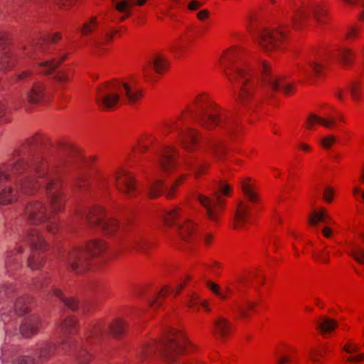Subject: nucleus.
<instances>
[{"mask_svg":"<svg viewBox=\"0 0 364 364\" xmlns=\"http://www.w3.org/2000/svg\"><path fill=\"white\" fill-rule=\"evenodd\" d=\"M38 143V138L28 140L15 158L0 167V204L14 202L18 193L31 194L40 189L47 196L52 212H48L42 201L35 200L26 206L25 217L33 225L43 223L54 234L58 225L52 213L63 210L65 200L56 165L34 153Z\"/></svg>","mask_w":364,"mask_h":364,"instance_id":"nucleus-1","label":"nucleus"},{"mask_svg":"<svg viewBox=\"0 0 364 364\" xmlns=\"http://www.w3.org/2000/svg\"><path fill=\"white\" fill-rule=\"evenodd\" d=\"M235 57V51H229L221 60L220 63L223 68V72L230 82L233 92L237 95L240 102L247 106L254 99L255 88L259 78L249 67L232 65V61Z\"/></svg>","mask_w":364,"mask_h":364,"instance_id":"nucleus-2","label":"nucleus"},{"mask_svg":"<svg viewBox=\"0 0 364 364\" xmlns=\"http://www.w3.org/2000/svg\"><path fill=\"white\" fill-rule=\"evenodd\" d=\"M141 96V90L134 89L128 82L114 81L98 88L96 101L102 108L111 109L120 103L134 104Z\"/></svg>","mask_w":364,"mask_h":364,"instance_id":"nucleus-3","label":"nucleus"},{"mask_svg":"<svg viewBox=\"0 0 364 364\" xmlns=\"http://www.w3.org/2000/svg\"><path fill=\"white\" fill-rule=\"evenodd\" d=\"M187 344L188 341L181 331L171 329L161 341H153L141 347L138 352V358L143 360L157 353L171 362L183 351Z\"/></svg>","mask_w":364,"mask_h":364,"instance_id":"nucleus-4","label":"nucleus"},{"mask_svg":"<svg viewBox=\"0 0 364 364\" xmlns=\"http://www.w3.org/2000/svg\"><path fill=\"white\" fill-rule=\"evenodd\" d=\"M188 112L191 117L196 119L205 129L225 126L230 134L232 132L233 122L226 115L221 114L205 95L197 97L195 107L189 109Z\"/></svg>","mask_w":364,"mask_h":364,"instance_id":"nucleus-5","label":"nucleus"},{"mask_svg":"<svg viewBox=\"0 0 364 364\" xmlns=\"http://www.w3.org/2000/svg\"><path fill=\"white\" fill-rule=\"evenodd\" d=\"M106 245L103 241L94 240L88 242L86 247H76L63 255V260L76 273H82L91 265V258L104 252Z\"/></svg>","mask_w":364,"mask_h":364,"instance_id":"nucleus-6","label":"nucleus"},{"mask_svg":"<svg viewBox=\"0 0 364 364\" xmlns=\"http://www.w3.org/2000/svg\"><path fill=\"white\" fill-rule=\"evenodd\" d=\"M0 299L8 305L2 309L1 313V320L4 323H9L16 315L27 314L31 308V299L29 296H17L11 284H3L0 287Z\"/></svg>","mask_w":364,"mask_h":364,"instance_id":"nucleus-7","label":"nucleus"},{"mask_svg":"<svg viewBox=\"0 0 364 364\" xmlns=\"http://www.w3.org/2000/svg\"><path fill=\"white\" fill-rule=\"evenodd\" d=\"M77 321L73 317H68L59 323V328L63 336L58 343L51 341L43 343L36 350V355L41 361L49 359L53 355H61L68 352L71 346V340L68 337L75 333Z\"/></svg>","mask_w":364,"mask_h":364,"instance_id":"nucleus-8","label":"nucleus"},{"mask_svg":"<svg viewBox=\"0 0 364 364\" xmlns=\"http://www.w3.org/2000/svg\"><path fill=\"white\" fill-rule=\"evenodd\" d=\"M326 18L325 10L316 2L304 4L301 9L296 8L290 16L291 22L295 28L306 26L311 18L318 23H323Z\"/></svg>","mask_w":364,"mask_h":364,"instance_id":"nucleus-9","label":"nucleus"},{"mask_svg":"<svg viewBox=\"0 0 364 364\" xmlns=\"http://www.w3.org/2000/svg\"><path fill=\"white\" fill-rule=\"evenodd\" d=\"M161 218L166 226H174L181 238L185 241L191 242L196 237L194 225L186 218H181L179 208L164 212Z\"/></svg>","mask_w":364,"mask_h":364,"instance_id":"nucleus-10","label":"nucleus"},{"mask_svg":"<svg viewBox=\"0 0 364 364\" xmlns=\"http://www.w3.org/2000/svg\"><path fill=\"white\" fill-rule=\"evenodd\" d=\"M230 186L224 181L220 182L218 189L214 193L213 198L203 195L198 196V200L205 208L208 218L213 221H217L218 214L222 210L225 200L222 196H228Z\"/></svg>","mask_w":364,"mask_h":364,"instance_id":"nucleus-11","label":"nucleus"},{"mask_svg":"<svg viewBox=\"0 0 364 364\" xmlns=\"http://www.w3.org/2000/svg\"><path fill=\"white\" fill-rule=\"evenodd\" d=\"M22 240L31 245V254L27 259V264L31 269H36L42 264L43 257L41 252L46 250V244L44 238L36 229L28 230Z\"/></svg>","mask_w":364,"mask_h":364,"instance_id":"nucleus-12","label":"nucleus"},{"mask_svg":"<svg viewBox=\"0 0 364 364\" xmlns=\"http://www.w3.org/2000/svg\"><path fill=\"white\" fill-rule=\"evenodd\" d=\"M85 218L90 227H97L106 234H112L118 227L117 223L105 215L104 210L100 207L85 213Z\"/></svg>","mask_w":364,"mask_h":364,"instance_id":"nucleus-13","label":"nucleus"},{"mask_svg":"<svg viewBox=\"0 0 364 364\" xmlns=\"http://www.w3.org/2000/svg\"><path fill=\"white\" fill-rule=\"evenodd\" d=\"M287 25L283 24L275 30L262 29L258 33V41L260 46L266 50H272L280 48L285 39Z\"/></svg>","mask_w":364,"mask_h":364,"instance_id":"nucleus-14","label":"nucleus"},{"mask_svg":"<svg viewBox=\"0 0 364 364\" xmlns=\"http://www.w3.org/2000/svg\"><path fill=\"white\" fill-rule=\"evenodd\" d=\"M46 96V86L39 81H33L27 85L24 90L20 95L19 102L23 105L26 103L36 105L40 103Z\"/></svg>","mask_w":364,"mask_h":364,"instance_id":"nucleus-15","label":"nucleus"},{"mask_svg":"<svg viewBox=\"0 0 364 364\" xmlns=\"http://www.w3.org/2000/svg\"><path fill=\"white\" fill-rule=\"evenodd\" d=\"M117 188L127 197L136 196L139 191L132 175L126 170H121L114 176Z\"/></svg>","mask_w":364,"mask_h":364,"instance_id":"nucleus-16","label":"nucleus"},{"mask_svg":"<svg viewBox=\"0 0 364 364\" xmlns=\"http://www.w3.org/2000/svg\"><path fill=\"white\" fill-rule=\"evenodd\" d=\"M262 82L272 90H282L285 94H289L292 90V85L287 83L283 79H279L269 73V68L267 63L261 66Z\"/></svg>","mask_w":364,"mask_h":364,"instance_id":"nucleus-17","label":"nucleus"},{"mask_svg":"<svg viewBox=\"0 0 364 364\" xmlns=\"http://www.w3.org/2000/svg\"><path fill=\"white\" fill-rule=\"evenodd\" d=\"M109 331L114 336H119L124 331V324L122 321H115L113 323L107 327L96 324L90 327L87 332L88 337H99Z\"/></svg>","mask_w":364,"mask_h":364,"instance_id":"nucleus-18","label":"nucleus"},{"mask_svg":"<svg viewBox=\"0 0 364 364\" xmlns=\"http://www.w3.org/2000/svg\"><path fill=\"white\" fill-rule=\"evenodd\" d=\"M327 56H318L315 58H310L307 60L306 65H299V70L305 76H311L314 74L318 75L324 68V62L328 61Z\"/></svg>","mask_w":364,"mask_h":364,"instance_id":"nucleus-19","label":"nucleus"},{"mask_svg":"<svg viewBox=\"0 0 364 364\" xmlns=\"http://www.w3.org/2000/svg\"><path fill=\"white\" fill-rule=\"evenodd\" d=\"M42 326V321L37 316H30L24 318L20 326L19 331L25 338H30L38 333Z\"/></svg>","mask_w":364,"mask_h":364,"instance_id":"nucleus-20","label":"nucleus"},{"mask_svg":"<svg viewBox=\"0 0 364 364\" xmlns=\"http://www.w3.org/2000/svg\"><path fill=\"white\" fill-rule=\"evenodd\" d=\"M250 216V213L249 205L244 201H240L236 208L234 220V228L235 229L242 228L247 221V219Z\"/></svg>","mask_w":364,"mask_h":364,"instance_id":"nucleus-21","label":"nucleus"},{"mask_svg":"<svg viewBox=\"0 0 364 364\" xmlns=\"http://www.w3.org/2000/svg\"><path fill=\"white\" fill-rule=\"evenodd\" d=\"M179 180L173 183L170 187L164 186L162 181L156 180L153 184H151L147 189V193L151 198H154L159 195L165 188V193L167 197L171 198L173 191L175 190Z\"/></svg>","mask_w":364,"mask_h":364,"instance_id":"nucleus-22","label":"nucleus"},{"mask_svg":"<svg viewBox=\"0 0 364 364\" xmlns=\"http://www.w3.org/2000/svg\"><path fill=\"white\" fill-rule=\"evenodd\" d=\"M161 168L164 171L172 170L176 166L175 150L173 148H166L159 159Z\"/></svg>","mask_w":364,"mask_h":364,"instance_id":"nucleus-23","label":"nucleus"},{"mask_svg":"<svg viewBox=\"0 0 364 364\" xmlns=\"http://www.w3.org/2000/svg\"><path fill=\"white\" fill-rule=\"evenodd\" d=\"M22 252V247L16 244L14 249H10L6 253L5 268L8 272H11L16 269L18 264V256Z\"/></svg>","mask_w":364,"mask_h":364,"instance_id":"nucleus-24","label":"nucleus"},{"mask_svg":"<svg viewBox=\"0 0 364 364\" xmlns=\"http://www.w3.org/2000/svg\"><path fill=\"white\" fill-rule=\"evenodd\" d=\"M17 358L18 353L16 347L6 344L1 348L0 359L2 364H14Z\"/></svg>","mask_w":364,"mask_h":364,"instance_id":"nucleus-25","label":"nucleus"},{"mask_svg":"<svg viewBox=\"0 0 364 364\" xmlns=\"http://www.w3.org/2000/svg\"><path fill=\"white\" fill-rule=\"evenodd\" d=\"M55 151L61 161L69 160L76 154L74 147L65 141H60L56 145Z\"/></svg>","mask_w":364,"mask_h":364,"instance_id":"nucleus-26","label":"nucleus"},{"mask_svg":"<svg viewBox=\"0 0 364 364\" xmlns=\"http://www.w3.org/2000/svg\"><path fill=\"white\" fill-rule=\"evenodd\" d=\"M214 328L215 333L223 339L225 338L231 331V324L230 321L221 316L216 318L214 323Z\"/></svg>","mask_w":364,"mask_h":364,"instance_id":"nucleus-27","label":"nucleus"},{"mask_svg":"<svg viewBox=\"0 0 364 364\" xmlns=\"http://www.w3.org/2000/svg\"><path fill=\"white\" fill-rule=\"evenodd\" d=\"M178 133L181 134L184 148L187 150L193 149V146H195L197 143L196 132L193 129H188L184 132L178 130Z\"/></svg>","mask_w":364,"mask_h":364,"instance_id":"nucleus-28","label":"nucleus"},{"mask_svg":"<svg viewBox=\"0 0 364 364\" xmlns=\"http://www.w3.org/2000/svg\"><path fill=\"white\" fill-rule=\"evenodd\" d=\"M186 166L193 171L196 177L205 172L208 164L199 159H191L186 163Z\"/></svg>","mask_w":364,"mask_h":364,"instance_id":"nucleus-29","label":"nucleus"},{"mask_svg":"<svg viewBox=\"0 0 364 364\" xmlns=\"http://www.w3.org/2000/svg\"><path fill=\"white\" fill-rule=\"evenodd\" d=\"M150 247V242L145 238L137 236L134 237L129 244V248L137 252L146 253Z\"/></svg>","mask_w":364,"mask_h":364,"instance_id":"nucleus-30","label":"nucleus"},{"mask_svg":"<svg viewBox=\"0 0 364 364\" xmlns=\"http://www.w3.org/2000/svg\"><path fill=\"white\" fill-rule=\"evenodd\" d=\"M66 55H63L59 57L58 60L50 59L46 60L40 63V66L43 68V72L46 74L51 73L55 68H57L60 64L65 60Z\"/></svg>","mask_w":364,"mask_h":364,"instance_id":"nucleus-31","label":"nucleus"},{"mask_svg":"<svg viewBox=\"0 0 364 364\" xmlns=\"http://www.w3.org/2000/svg\"><path fill=\"white\" fill-rule=\"evenodd\" d=\"M61 38V34L60 33H55L51 37L46 36L39 39L36 40L30 46L31 50L39 48L41 50H44V45L51 41L55 42Z\"/></svg>","mask_w":364,"mask_h":364,"instance_id":"nucleus-32","label":"nucleus"},{"mask_svg":"<svg viewBox=\"0 0 364 364\" xmlns=\"http://www.w3.org/2000/svg\"><path fill=\"white\" fill-rule=\"evenodd\" d=\"M210 151L217 160H222L225 154V149L223 144L219 141H210L208 144Z\"/></svg>","mask_w":364,"mask_h":364,"instance_id":"nucleus-33","label":"nucleus"},{"mask_svg":"<svg viewBox=\"0 0 364 364\" xmlns=\"http://www.w3.org/2000/svg\"><path fill=\"white\" fill-rule=\"evenodd\" d=\"M53 294L59 298L70 310L76 311L78 309V302L74 298L65 297L60 290L55 287H53Z\"/></svg>","mask_w":364,"mask_h":364,"instance_id":"nucleus-34","label":"nucleus"},{"mask_svg":"<svg viewBox=\"0 0 364 364\" xmlns=\"http://www.w3.org/2000/svg\"><path fill=\"white\" fill-rule=\"evenodd\" d=\"M115 0H112L114 2ZM146 0H120L116 3L115 8L119 12H126V11L134 5L142 6Z\"/></svg>","mask_w":364,"mask_h":364,"instance_id":"nucleus-35","label":"nucleus"},{"mask_svg":"<svg viewBox=\"0 0 364 364\" xmlns=\"http://www.w3.org/2000/svg\"><path fill=\"white\" fill-rule=\"evenodd\" d=\"M167 64V60L163 56L159 55L154 56L151 61L149 62V65L151 66L157 73H161L164 70H165Z\"/></svg>","mask_w":364,"mask_h":364,"instance_id":"nucleus-36","label":"nucleus"},{"mask_svg":"<svg viewBox=\"0 0 364 364\" xmlns=\"http://www.w3.org/2000/svg\"><path fill=\"white\" fill-rule=\"evenodd\" d=\"M337 58L343 65H350L353 60V52L349 48H342L338 50Z\"/></svg>","mask_w":364,"mask_h":364,"instance_id":"nucleus-37","label":"nucleus"},{"mask_svg":"<svg viewBox=\"0 0 364 364\" xmlns=\"http://www.w3.org/2000/svg\"><path fill=\"white\" fill-rule=\"evenodd\" d=\"M308 122L309 125L317 122L325 127L331 128L335 124V119L333 118H323L311 114L308 117ZM309 127H310V126H309Z\"/></svg>","mask_w":364,"mask_h":364,"instance_id":"nucleus-38","label":"nucleus"},{"mask_svg":"<svg viewBox=\"0 0 364 364\" xmlns=\"http://www.w3.org/2000/svg\"><path fill=\"white\" fill-rule=\"evenodd\" d=\"M337 326V323L326 316H323L317 323V328L322 332H328Z\"/></svg>","mask_w":364,"mask_h":364,"instance_id":"nucleus-39","label":"nucleus"},{"mask_svg":"<svg viewBox=\"0 0 364 364\" xmlns=\"http://www.w3.org/2000/svg\"><path fill=\"white\" fill-rule=\"evenodd\" d=\"M15 56L9 51H4L0 56V70H4L14 64Z\"/></svg>","mask_w":364,"mask_h":364,"instance_id":"nucleus-40","label":"nucleus"},{"mask_svg":"<svg viewBox=\"0 0 364 364\" xmlns=\"http://www.w3.org/2000/svg\"><path fill=\"white\" fill-rule=\"evenodd\" d=\"M98 23L96 17H92L89 21L85 23L81 28V33L83 36H87L91 33L97 26Z\"/></svg>","mask_w":364,"mask_h":364,"instance_id":"nucleus-41","label":"nucleus"},{"mask_svg":"<svg viewBox=\"0 0 364 364\" xmlns=\"http://www.w3.org/2000/svg\"><path fill=\"white\" fill-rule=\"evenodd\" d=\"M350 94L355 101H358L361 93L360 83L358 81L350 82L348 87Z\"/></svg>","mask_w":364,"mask_h":364,"instance_id":"nucleus-42","label":"nucleus"},{"mask_svg":"<svg viewBox=\"0 0 364 364\" xmlns=\"http://www.w3.org/2000/svg\"><path fill=\"white\" fill-rule=\"evenodd\" d=\"M188 305L190 307L198 306L199 305L203 306L207 311L210 309L207 308V302L201 301L199 296L196 294H192L189 296L188 300Z\"/></svg>","mask_w":364,"mask_h":364,"instance_id":"nucleus-43","label":"nucleus"},{"mask_svg":"<svg viewBox=\"0 0 364 364\" xmlns=\"http://www.w3.org/2000/svg\"><path fill=\"white\" fill-rule=\"evenodd\" d=\"M242 188L243 193L250 201L252 203L257 202V194L252 191V189L251 188L250 186L248 183L243 182L242 183Z\"/></svg>","mask_w":364,"mask_h":364,"instance_id":"nucleus-44","label":"nucleus"},{"mask_svg":"<svg viewBox=\"0 0 364 364\" xmlns=\"http://www.w3.org/2000/svg\"><path fill=\"white\" fill-rule=\"evenodd\" d=\"M53 78L61 87H63L64 84L69 80L70 77L65 71L59 70L55 73Z\"/></svg>","mask_w":364,"mask_h":364,"instance_id":"nucleus-45","label":"nucleus"},{"mask_svg":"<svg viewBox=\"0 0 364 364\" xmlns=\"http://www.w3.org/2000/svg\"><path fill=\"white\" fill-rule=\"evenodd\" d=\"M208 287L215 295H217L219 298L225 299L227 298V294L225 292L220 291V287L213 283L209 282L208 283Z\"/></svg>","mask_w":364,"mask_h":364,"instance_id":"nucleus-46","label":"nucleus"},{"mask_svg":"<svg viewBox=\"0 0 364 364\" xmlns=\"http://www.w3.org/2000/svg\"><path fill=\"white\" fill-rule=\"evenodd\" d=\"M309 223L310 225L316 226L318 223H326L322 218V215L320 213L314 212L311 214L309 217Z\"/></svg>","mask_w":364,"mask_h":364,"instance_id":"nucleus-47","label":"nucleus"},{"mask_svg":"<svg viewBox=\"0 0 364 364\" xmlns=\"http://www.w3.org/2000/svg\"><path fill=\"white\" fill-rule=\"evenodd\" d=\"M77 359L80 363L85 364V363H87L90 360L91 355L87 350V349H82L78 353Z\"/></svg>","mask_w":364,"mask_h":364,"instance_id":"nucleus-48","label":"nucleus"},{"mask_svg":"<svg viewBox=\"0 0 364 364\" xmlns=\"http://www.w3.org/2000/svg\"><path fill=\"white\" fill-rule=\"evenodd\" d=\"M74 185L75 188L80 191L87 187L88 186V183L84 177L77 176L75 180Z\"/></svg>","mask_w":364,"mask_h":364,"instance_id":"nucleus-49","label":"nucleus"},{"mask_svg":"<svg viewBox=\"0 0 364 364\" xmlns=\"http://www.w3.org/2000/svg\"><path fill=\"white\" fill-rule=\"evenodd\" d=\"M336 141V138L333 135H328L321 140V144L325 149H328Z\"/></svg>","mask_w":364,"mask_h":364,"instance_id":"nucleus-50","label":"nucleus"},{"mask_svg":"<svg viewBox=\"0 0 364 364\" xmlns=\"http://www.w3.org/2000/svg\"><path fill=\"white\" fill-rule=\"evenodd\" d=\"M14 364H35L34 359L28 356L18 357Z\"/></svg>","mask_w":364,"mask_h":364,"instance_id":"nucleus-51","label":"nucleus"},{"mask_svg":"<svg viewBox=\"0 0 364 364\" xmlns=\"http://www.w3.org/2000/svg\"><path fill=\"white\" fill-rule=\"evenodd\" d=\"M170 291V288L168 287H166V288H164L161 291H160L159 294H158V296L156 298H155L154 299H153L151 303V306H158L160 305V302L159 301V298L162 296H164V293L166 292H168Z\"/></svg>","mask_w":364,"mask_h":364,"instance_id":"nucleus-52","label":"nucleus"},{"mask_svg":"<svg viewBox=\"0 0 364 364\" xmlns=\"http://www.w3.org/2000/svg\"><path fill=\"white\" fill-rule=\"evenodd\" d=\"M359 31V28L356 26L350 28L346 33V38L349 39L355 38L358 35Z\"/></svg>","mask_w":364,"mask_h":364,"instance_id":"nucleus-53","label":"nucleus"},{"mask_svg":"<svg viewBox=\"0 0 364 364\" xmlns=\"http://www.w3.org/2000/svg\"><path fill=\"white\" fill-rule=\"evenodd\" d=\"M333 196V190L331 187H327L323 192V198L327 202H331Z\"/></svg>","mask_w":364,"mask_h":364,"instance_id":"nucleus-54","label":"nucleus"},{"mask_svg":"<svg viewBox=\"0 0 364 364\" xmlns=\"http://www.w3.org/2000/svg\"><path fill=\"white\" fill-rule=\"evenodd\" d=\"M314 257L322 262H328L329 261V258L328 256V254H326L324 251H321L320 252H318L314 255Z\"/></svg>","mask_w":364,"mask_h":364,"instance_id":"nucleus-55","label":"nucleus"},{"mask_svg":"<svg viewBox=\"0 0 364 364\" xmlns=\"http://www.w3.org/2000/svg\"><path fill=\"white\" fill-rule=\"evenodd\" d=\"M31 75V72L29 70H23L20 72L16 75L17 81H24Z\"/></svg>","mask_w":364,"mask_h":364,"instance_id":"nucleus-56","label":"nucleus"},{"mask_svg":"<svg viewBox=\"0 0 364 364\" xmlns=\"http://www.w3.org/2000/svg\"><path fill=\"white\" fill-rule=\"evenodd\" d=\"M237 309L240 314V315L243 317V318H247L249 316V314L246 309L245 307L241 306V305H238L237 306Z\"/></svg>","mask_w":364,"mask_h":364,"instance_id":"nucleus-57","label":"nucleus"},{"mask_svg":"<svg viewBox=\"0 0 364 364\" xmlns=\"http://www.w3.org/2000/svg\"><path fill=\"white\" fill-rule=\"evenodd\" d=\"M320 357H322V353L321 352H318V351H316L314 353H312L311 356V360L315 363V364H318L319 363V360H318V358Z\"/></svg>","mask_w":364,"mask_h":364,"instance_id":"nucleus-58","label":"nucleus"},{"mask_svg":"<svg viewBox=\"0 0 364 364\" xmlns=\"http://www.w3.org/2000/svg\"><path fill=\"white\" fill-rule=\"evenodd\" d=\"M202 4L200 1H198L197 0H193L189 3L188 9L191 10H196Z\"/></svg>","mask_w":364,"mask_h":364,"instance_id":"nucleus-59","label":"nucleus"},{"mask_svg":"<svg viewBox=\"0 0 364 364\" xmlns=\"http://www.w3.org/2000/svg\"><path fill=\"white\" fill-rule=\"evenodd\" d=\"M209 267L212 269L213 273L218 274V269L220 267V264L218 262H213Z\"/></svg>","mask_w":364,"mask_h":364,"instance_id":"nucleus-60","label":"nucleus"},{"mask_svg":"<svg viewBox=\"0 0 364 364\" xmlns=\"http://www.w3.org/2000/svg\"><path fill=\"white\" fill-rule=\"evenodd\" d=\"M208 16H209V13H208V11L207 10L200 11L197 14V17L200 20L205 19L206 18L208 17Z\"/></svg>","mask_w":364,"mask_h":364,"instance_id":"nucleus-61","label":"nucleus"},{"mask_svg":"<svg viewBox=\"0 0 364 364\" xmlns=\"http://www.w3.org/2000/svg\"><path fill=\"white\" fill-rule=\"evenodd\" d=\"M144 75L147 80H151L153 78L152 75L149 73V66L146 67L143 70Z\"/></svg>","mask_w":364,"mask_h":364,"instance_id":"nucleus-62","label":"nucleus"},{"mask_svg":"<svg viewBox=\"0 0 364 364\" xmlns=\"http://www.w3.org/2000/svg\"><path fill=\"white\" fill-rule=\"evenodd\" d=\"M290 361L291 360L288 357H280L277 360V364H286Z\"/></svg>","mask_w":364,"mask_h":364,"instance_id":"nucleus-63","label":"nucleus"},{"mask_svg":"<svg viewBox=\"0 0 364 364\" xmlns=\"http://www.w3.org/2000/svg\"><path fill=\"white\" fill-rule=\"evenodd\" d=\"M33 284L36 289L43 288L44 286V282L41 279H36L33 282Z\"/></svg>","mask_w":364,"mask_h":364,"instance_id":"nucleus-64","label":"nucleus"}]
</instances>
